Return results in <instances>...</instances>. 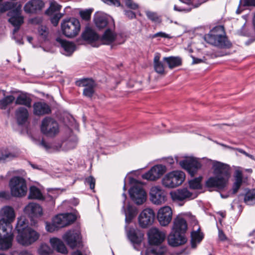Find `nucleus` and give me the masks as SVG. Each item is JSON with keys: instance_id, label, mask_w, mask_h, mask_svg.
Listing matches in <instances>:
<instances>
[{"instance_id": "c9c22d12", "label": "nucleus", "mask_w": 255, "mask_h": 255, "mask_svg": "<svg viewBox=\"0 0 255 255\" xmlns=\"http://www.w3.org/2000/svg\"><path fill=\"white\" fill-rule=\"evenodd\" d=\"M163 60L167 63L168 67L171 69L182 65V60L179 57H165L163 58Z\"/></svg>"}, {"instance_id": "a19ab883", "label": "nucleus", "mask_w": 255, "mask_h": 255, "mask_svg": "<svg viewBox=\"0 0 255 255\" xmlns=\"http://www.w3.org/2000/svg\"><path fill=\"white\" fill-rule=\"evenodd\" d=\"M28 198L29 199H42L43 196L38 188L35 186H31L29 189Z\"/></svg>"}, {"instance_id": "412c9836", "label": "nucleus", "mask_w": 255, "mask_h": 255, "mask_svg": "<svg viewBox=\"0 0 255 255\" xmlns=\"http://www.w3.org/2000/svg\"><path fill=\"white\" fill-rule=\"evenodd\" d=\"M24 212L31 218L39 217L43 213L41 207L35 203H30L26 205Z\"/></svg>"}, {"instance_id": "6ab92c4d", "label": "nucleus", "mask_w": 255, "mask_h": 255, "mask_svg": "<svg viewBox=\"0 0 255 255\" xmlns=\"http://www.w3.org/2000/svg\"><path fill=\"white\" fill-rule=\"evenodd\" d=\"M193 193L189 191L187 188L178 189L170 192L171 198L174 201H182L193 199Z\"/></svg>"}, {"instance_id": "79ce46f5", "label": "nucleus", "mask_w": 255, "mask_h": 255, "mask_svg": "<svg viewBox=\"0 0 255 255\" xmlns=\"http://www.w3.org/2000/svg\"><path fill=\"white\" fill-rule=\"evenodd\" d=\"M202 177L200 176L189 181V187L192 189H200L202 188L201 180Z\"/></svg>"}, {"instance_id": "603ef678", "label": "nucleus", "mask_w": 255, "mask_h": 255, "mask_svg": "<svg viewBox=\"0 0 255 255\" xmlns=\"http://www.w3.org/2000/svg\"><path fill=\"white\" fill-rule=\"evenodd\" d=\"M63 16V14L57 13L51 18V22L54 26H57L60 19Z\"/></svg>"}, {"instance_id": "423d86ee", "label": "nucleus", "mask_w": 255, "mask_h": 255, "mask_svg": "<svg viewBox=\"0 0 255 255\" xmlns=\"http://www.w3.org/2000/svg\"><path fill=\"white\" fill-rule=\"evenodd\" d=\"M61 31L68 38L76 37L81 29V24L78 19L74 17L65 19L61 23Z\"/></svg>"}, {"instance_id": "a18cd8bd", "label": "nucleus", "mask_w": 255, "mask_h": 255, "mask_svg": "<svg viewBox=\"0 0 255 255\" xmlns=\"http://www.w3.org/2000/svg\"><path fill=\"white\" fill-rule=\"evenodd\" d=\"M52 222L56 224L58 227H65L66 222H64L63 215L62 214L56 216L53 219Z\"/></svg>"}, {"instance_id": "680f3d73", "label": "nucleus", "mask_w": 255, "mask_h": 255, "mask_svg": "<svg viewBox=\"0 0 255 255\" xmlns=\"http://www.w3.org/2000/svg\"><path fill=\"white\" fill-rule=\"evenodd\" d=\"M125 14L127 17L130 19L133 18L135 16V13L133 11L129 10H125Z\"/></svg>"}, {"instance_id": "2f4dec72", "label": "nucleus", "mask_w": 255, "mask_h": 255, "mask_svg": "<svg viewBox=\"0 0 255 255\" xmlns=\"http://www.w3.org/2000/svg\"><path fill=\"white\" fill-rule=\"evenodd\" d=\"M204 238V234L200 232V228L191 233V246L192 249H196L198 244H200Z\"/></svg>"}, {"instance_id": "4c0bfd02", "label": "nucleus", "mask_w": 255, "mask_h": 255, "mask_svg": "<svg viewBox=\"0 0 255 255\" xmlns=\"http://www.w3.org/2000/svg\"><path fill=\"white\" fill-rule=\"evenodd\" d=\"M244 202L249 205L255 204V189L249 190L245 195Z\"/></svg>"}, {"instance_id": "f257e3e1", "label": "nucleus", "mask_w": 255, "mask_h": 255, "mask_svg": "<svg viewBox=\"0 0 255 255\" xmlns=\"http://www.w3.org/2000/svg\"><path fill=\"white\" fill-rule=\"evenodd\" d=\"M212 168L214 176L210 177L205 182L206 188L224 190L228 185L231 177V167L225 163L216 161L213 162Z\"/></svg>"}, {"instance_id": "8fccbe9b", "label": "nucleus", "mask_w": 255, "mask_h": 255, "mask_svg": "<svg viewBox=\"0 0 255 255\" xmlns=\"http://www.w3.org/2000/svg\"><path fill=\"white\" fill-rule=\"evenodd\" d=\"M126 5L129 8L135 10L138 8V5L132 0H123Z\"/></svg>"}, {"instance_id": "b1692460", "label": "nucleus", "mask_w": 255, "mask_h": 255, "mask_svg": "<svg viewBox=\"0 0 255 255\" xmlns=\"http://www.w3.org/2000/svg\"><path fill=\"white\" fill-rule=\"evenodd\" d=\"M33 114L36 116H43L51 113L49 106L44 102H38L33 105Z\"/></svg>"}, {"instance_id": "6e6d98bb", "label": "nucleus", "mask_w": 255, "mask_h": 255, "mask_svg": "<svg viewBox=\"0 0 255 255\" xmlns=\"http://www.w3.org/2000/svg\"><path fill=\"white\" fill-rule=\"evenodd\" d=\"M104 3L110 5H114L116 6H120L121 5V2L119 0H101Z\"/></svg>"}, {"instance_id": "20e7f679", "label": "nucleus", "mask_w": 255, "mask_h": 255, "mask_svg": "<svg viewBox=\"0 0 255 255\" xmlns=\"http://www.w3.org/2000/svg\"><path fill=\"white\" fill-rule=\"evenodd\" d=\"M147 235L149 244L156 246L148 249L145 255H163L167 251L166 247L157 246L165 240V234L156 228H151L148 231Z\"/></svg>"}, {"instance_id": "aec40b11", "label": "nucleus", "mask_w": 255, "mask_h": 255, "mask_svg": "<svg viewBox=\"0 0 255 255\" xmlns=\"http://www.w3.org/2000/svg\"><path fill=\"white\" fill-rule=\"evenodd\" d=\"M10 17L8 21L14 26L13 34L17 32L19 29L20 25L23 23V17L21 16L20 11L17 8L9 12Z\"/></svg>"}, {"instance_id": "0e129e2a", "label": "nucleus", "mask_w": 255, "mask_h": 255, "mask_svg": "<svg viewBox=\"0 0 255 255\" xmlns=\"http://www.w3.org/2000/svg\"><path fill=\"white\" fill-rule=\"evenodd\" d=\"M40 145L43 147L46 150H48L51 148L50 144L45 141L43 139L40 142Z\"/></svg>"}, {"instance_id": "c03bdc74", "label": "nucleus", "mask_w": 255, "mask_h": 255, "mask_svg": "<svg viewBox=\"0 0 255 255\" xmlns=\"http://www.w3.org/2000/svg\"><path fill=\"white\" fill-rule=\"evenodd\" d=\"M63 215V220L65 223V227L71 225L76 220V217L72 213L62 214Z\"/></svg>"}, {"instance_id": "ddd939ff", "label": "nucleus", "mask_w": 255, "mask_h": 255, "mask_svg": "<svg viewBox=\"0 0 255 255\" xmlns=\"http://www.w3.org/2000/svg\"><path fill=\"white\" fill-rule=\"evenodd\" d=\"M135 184L129 190L130 198L137 205H141L143 203V184L134 180Z\"/></svg>"}, {"instance_id": "4be33fe9", "label": "nucleus", "mask_w": 255, "mask_h": 255, "mask_svg": "<svg viewBox=\"0 0 255 255\" xmlns=\"http://www.w3.org/2000/svg\"><path fill=\"white\" fill-rule=\"evenodd\" d=\"M44 5L41 0H30L24 6V10L28 13H35L40 11Z\"/></svg>"}, {"instance_id": "864d4df0", "label": "nucleus", "mask_w": 255, "mask_h": 255, "mask_svg": "<svg viewBox=\"0 0 255 255\" xmlns=\"http://www.w3.org/2000/svg\"><path fill=\"white\" fill-rule=\"evenodd\" d=\"M95 179L92 176H90L85 179V183L89 185L90 188L93 190L95 186Z\"/></svg>"}, {"instance_id": "cd10ccee", "label": "nucleus", "mask_w": 255, "mask_h": 255, "mask_svg": "<svg viewBox=\"0 0 255 255\" xmlns=\"http://www.w3.org/2000/svg\"><path fill=\"white\" fill-rule=\"evenodd\" d=\"M56 41L58 42L61 47L64 51L63 53L66 55H71L75 49V44L66 40L62 39L59 37L56 38Z\"/></svg>"}, {"instance_id": "09e8293b", "label": "nucleus", "mask_w": 255, "mask_h": 255, "mask_svg": "<svg viewBox=\"0 0 255 255\" xmlns=\"http://www.w3.org/2000/svg\"><path fill=\"white\" fill-rule=\"evenodd\" d=\"M92 10L90 9H86L85 10L81 11L80 15L82 18L85 20H89L91 18Z\"/></svg>"}, {"instance_id": "9b49d317", "label": "nucleus", "mask_w": 255, "mask_h": 255, "mask_svg": "<svg viewBox=\"0 0 255 255\" xmlns=\"http://www.w3.org/2000/svg\"><path fill=\"white\" fill-rule=\"evenodd\" d=\"M63 239L71 249L80 248L82 246V237L78 230H73L67 231L63 236Z\"/></svg>"}, {"instance_id": "f704fd0d", "label": "nucleus", "mask_w": 255, "mask_h": 255, "mask_svg": "<svg viewBox=\"0 0 255 255\" xmlns=\"http://www.w3.org/2000/svg\"><path fill=\"white\" fill-rule=\"evenodd\" d=\"M160 55L159 53H156L153 59L154 69L156 72L160 75H164V66L163 63L160 61Z\"/></svg>"}, {"instance_id": "052dcab7", "label": "nucleus", "mask_w": 255, "mask_h": 255, "mask_svg": "<svg viewBox=\"0 0 255 255\" xmlns=\"http://www.w3.org/2000/svg\"><path fill=\"white\" fill-rule=\"evenodd\" d=\"M218 237L221 241H225L227 240V237L222 230H219Z\"/></svg>"}, {"instance_id": "6e6552de", "label": "nucleus", "mask_w": 255, "mask_h": 255, "mask_svg": "<svg viewBox=\"0 0 255 255\" xmlns=\"http://www.w3.org/2000/svg\"><path fill=\"white\" fill-rule=\"evenodd\" d=\"M40 130L46 136L53 137L59 133V126L54 119L46 117L41 121Z\"/></svg>"}, {"instance_id": "338daca9", "label": "nucleus", "mask_w": 255, "mask_h": 255, "mask_svg": "<svg viewBox=\"0 0 255 255\" xmlns=\"http://www.w3.org/2000/svg\"><path fill=\"white\" fill-rule=\"evenodd\" d=\"M239 151L240 153L244 154L246 156L250 158L251 159H253V160L255 159L254 156L253 155H251V154L247 153L246 151H245L243 149H240L239 150Z\"/></svg>"}, {"instance_id": "a211bd4d", "label": "nucleus", "mask_w": 255, "mask_h": 255, "mask_svg": "<svg viewBox=\"0 0 255 255\" xmlns=\"http://www.w3.org/2000/svg\"><path fill=\"white\" fill-rule=\"evenodd\" d=\"M165 166L157 164L153 166L146 173H144V179L155 181L160 178L166 172Z\"/></svg>"}, {"instance_id": "774afa93", "label": "nucleus", "mask_w": 255, "mask_h": 255, "mask_svg": "<svg viewBox=\"0 0 255 255\" xmlns=\"http://www.w3.org/2000/svg\"><path fill=\"white\" fill-rule=\"evenodd\" d=\"M166 162L169 165H172L174 163V159L172 157H168L166 158Z\"/></svg>"}, {"instance_id": "7c9ffc66", "label": "nucleus", "mask_w": 255, "mask_h": 255, "mask_svg": "<svg viewBox=\"0 0 255 255\" xmlns=\"http://www.w3.org/2000/svg\"><path fill=\"white\" fill-rule=\"evenodd\" d=\"M82 37L89 43H92L98 39L99 36L92 28L87 27L82 33Z\"/></svg>"}, {"instance_id": "f3484780", "label": "nucleus", "mask_w": 255, "mask_h": 255, "mask_svg": "<svg viewBox=\"0 0 255 255\" xmlns=\"http://www.w3.org/2000/svg\"><path fill=\"white\" fill-rule=\"evenodd\" d=\"M172 218V211L170 207L164 206L158 210L157 219L161 226H167L171 222Z\"/></svg>"}, {"instance_id": "9d476101", "label": "nucleus", "mask_w": 255, "mask_h": 255, "mask_svg": "<svg viewBox=\"0 0 255 255\" xmlns=\"http://www.w3.org/2000/svg\"><path fill=\"white\" fill-rule=\"evenodd\" d=\"M185 174L181 171H173L162 179V184L168 188H175L181 185L185 179Z\"/></svg>"}, {"instance_id": "e2e57ef3", "label": "nucleus", "mask_w": 255, "mask_h": 255, "mask_svg": "<svg viewBox=\"0 0 255 255\" xmlns=\"http://www.w3.org/2000/svg\"><path fill=\"white\" fill-rule=\"evenodd\" d=\"M244 6H255V0H244Z\"/></svg>"}, {"instance_id": "5701e85b", "label": "nucleus", "mask_w": 255, "mask_h": 255, "mask_svg": "<svg viewBox=\"0 0 255 255\" xmlns=\"http://www.w3.org/2000/svg\"><path fill=\"white\" fill-rule=\"evenodd\" d=\"M0 215L1 217L0 220H3L6 224H11L15 218L14 210L9 206L3 207L0 211Z\"/></svg>"}, {"instance_id": "13d9d810", "label": "nucleus", "mask_w": 255, "mask_h": 255, "mask_svg": "<svg viewBox=\"0 0 255 255\" xmlns=\"http://www.w3.org/2000/svg\"><path fill=\"white\" fill-rule=\"evenodd\" d=\"M38 33L40 35L45 37L48 34V29L46 26H41L38 28Z\"/></svg>"}, {"instance_id": "49530a36", "label": "nucleus", "mask_w": 255, "mask_h": 255, "mask_svg": "<svg viewBox=\"0 0 255 255\" xmlns=\"http://www.w3.org/2000/svg\"><path fill=\"white\" fill-rule=\"evenodd\" d=\"M14 7V3L11 2H6L2 4L1 3V0H0V14Z\"/></svg>"}, {"instance_id": "f8f14e48", "label": "nucleus", "mask_w": 255, "mask_h": 255, "mask_svg": "<svg viewBox=\"0 0 255 255\" xmlns=\"http://www.w3.org/2000/svg\"><path fill=\"white\" fill-rule=\"evenodd\" d=\"M182 168L186 170L191 177H193L201 168V164L196 158L189 157L179 161Z\"/></svg>"}, {"instance_id": "37998d69", "label": "nucleus", "mask_w": 255, "mask_h": 255, "mask_svg": "<svg viewBox=\"0 0 255 255\" xmlns=\"http://www.w3.org/2000/svg\"><path fill=\"white\" fill-rule=\"evenodd\" d=\"M61 8V6L56 1H51L50 7L46 11V13L48 15H52L54 12L59 11Z\"/></svg>"}, {"instance_id": "bb28decb", "label": "nucleus", "mask_w": 255, "mask_h": 255, "mask_svg": "<svg viewBox=\"0 0 255 255\" xmlns=\"http://www.w3.org/2000/svg\"><path fill=\"white\" fill-rule=\"evenodd\" d=\"M13 239L12 231L10 232V233L0 238V250L5 251L10 249L12 246Z\"/></svg>"}, {"instance_id": "58836bf2", "label": "nucleus", "mask_w": 255, "mask_h": 255, "mask_svg": "<svg viewBox=\"0 0 255 255\" xmlns=\"http://www.w3.org/2000/svg\"><path fill=\"white\" fill-rule=\"evenodd\" d=\"M12 231V227L11 224H6L3 220H0V238L10 233Z\"/></svg>"}, {"instance_id": "c85d7f7f", "label": "nucleus", "mask_w": 255, "mask_h": 255, "mask_svg": "<svg viewBox=\"0 0 255 255\" xmlns=\"http://www.w3.org/2000/svg\"><path fill=\"white\" fill-rule=\"evenodd\" d=\"M18 156V153L12 151L7 147L0 149V163L4 162L7 160L12 159Z\"/></svg>"}, {"instance_id": "dca6fc26", "label": "nucleus", "mask_w": 255, "mask_h": 255, "mask_svg": "<svg viewBox=\"0 0 255 255\" xmlns=\"http://www.w3.org/2000/svg\"><path fill=\"white\" fill-rule=\"evenodd\" d=\"M76 85L79 87H84L83 95L91 98L95 93L96 84L92 79H82L76 82Z\"/></svg>"}, {"instance_id": "473e14b6", "label": "nucleus", "mask_w": 255, "mask_h": 255, "mask_svg": "<svg viewBox=\"0 0 255 255\" xmlns=\"http://www.w3.org/2000/svg\"><path fill=\"white\" fill-rule=\"evenodd\" d=\"M235 182L233 185V193L236 194L243 183V172L240 170H236L234 173Z\"/></svg>"}, {"instance_id": "2eb2a0df", "label": "nucleus", "mask_w": 255, "mask_h": 255, "mask_svg": "<svg viewBox=\"0 0 255 255\" xmlns=\"http://www.w3.org/2000/svg\"><path fill=\"white\" fill-rule=\"evenodd\" d=\"M94 21L97 27L100 29L105 27L107 28L115 27V21L113 18L103 13H96L94 16Z\"/></svg>"}, {"instance_id": "5fc2aeb1", "label": "nucleus", "mask_w": 255, "mask_h": 255, "mask_svg": "<svg viewBox=\"0 0 255 255\" xmlns=\"http://www.w3.org/2000/svg\"><path fill=\"white\" fill-rule=\"evenodd\" d=\"M157 37H160L166 38H170V37L169 36V35L168 34H166V33L161 32V31L156 33L153 35H150L149 36V37L151 39H153V38Z\"/></svg>"}, {"instance_id": "a878e982", "label": "nucleus", "mask_w": 255, "mask_h": 255, "mask_svg": "<svg viewBox=\"0 0 255 255\" xmlns=\"http://www.w3.org/2000/svg\"><path fill=\"white\" fill-rule=\"evenodd\" d=\"M50 243L52 248L56 252L63 254L68 253V250L61 240L57 238H53L50 240Z\"/></svg>"}, {"instance_id": "4d7b16f0", "label": "nucleus", "mask_w": 255, "mask_h": 255, "mask_svg": "<svg viewBox=\"0 0 255 255\" xmlns=\"http://www.w3.org/2000/svg\"><path fill=\"white\" fill-rule=\"evenodd\" d=\"M57 228L58 227H57L56 225L54 224L53 222L52 224H50L48 222L46 223V229L47 231L49 232H54Z\"/></svg>"}, {"instance_id": "e433bc0d", "label": "nucleus", "mask_w": 255, "mask_h": 255, "mask_svg": "<svg viewBox=\"0 0 255 255\" xmlns=\"http://www.w3.org/2000/svg\"><path fill=\"white\" fill-rule=\"evenodd\" d=\"M31 98L25 94H21L17 96L15 100L16 105H23L30 108L31 105Z\"/></svg>"}, {"instance_id": "69168bd1", "label": "nucleus", "mask_w": 255, "mask_h": 255, "mask_svg": "<svg viewBox=\"0 0 255 255\" xmlns=\"http://www.w3.org/2000/svg\"><path fill=\"white\" fill-rule=\"evenodd\" d=\"M10 195L8 192L5 191L0 192V198L8 199Z\"/></svg>"}, {"instance_id": "72a5a7b5", "label": "nucleus", "mask_w": 255, "mask_h": 255, "mask_svg": "<svg viewBox=\"0 0 255 255\" xmlns=\"http://www.w3.org/2000/svg\"><path fill=\"white\" fill-rule=\"evenodd\" d=\"M155 219V213L151 208H144V228L152 225Z\"/></svg>"}, {"instance_id": "4468645a", "label": "nucleus", "mask_w": 255, "mask_h": 255, "mask_svg": "<svg viewBox=\"0 0 255 255\" xmlns=\"http://www.w3.org/2000/svg\"><path fill=\"white\" fill-rule=\"evenodd\" d=\"M150 200L155 205H161L167 200V193L159 186L151 187L149 192Z\"/></svg>"}, {"instance_id": "c756f323", "label": "nucleus", "mask_w": 255, "mask_h": 255, "mask_svg": "<svg viewBox=\"0 0 255 255\" xmlns=\"http://www.w3.org/2000/svg\"><path fill=\"white\" fill-rule=\"evenodd\" d=\"M15 116L19 125H23L27 121L29 114L27 110L23 107H19L15 111Z\"/></svg>"}, {"instance_id": "39448f33", "label": "nucleus", "mask_w": 255, "mask_h": 255, "mask_svg": "<svg viewBox=\"0 0 255 255\" xmlns=\"http://www.w3.org/2000/svg\"><path fill=\"white\" fill-rule=\"evenodd\" d=\"M205 40L208 43L220 48H230L232 44L225 34L224 27L218 25L211 29L204 36Z\"/></svg>"}, {"instance_id": "393cba45", "label": "nucleus", "mask_w": 255, "mask_h": 255, "mask_svg": "<svg viewBox=\"0 0 255 255\" xmlns=\"http://www.w3.org/2000/svg\"><path fill=\"white\" fill-rule=\"evenodd\" d=\"M114 29L115 28H110V27L107 28L101 38V41L103 44H111L117 40L119 37H121L115 33Z\"/></svg>"}, {"instance_id": "0eeeda50", "label": "nucleus", "mask_w": 255, "mask_h": 255, "mask_svg": "<svg viewBox=\"0 0 255 255\" xmlns=\"http://www.w3.org/2000/svg\"><path fill=\"white\" fill-rule=\"evenodd\" d=\"M11 195L15 197L24 196L27 192V188L25 180L19 176H14L9 182Z\"/></svg>"}, {"instance_id": "de8ad7c7", "label": "nucleus", "mask_w": 255, "mask_h": 255, "mask_svg": "<svg viewBox=\"0 0 255 255\" xmlns=\"http://www.w3.org/2000/svg\"><path fill=\"white\" fill-rule=\"evenodd\" d=\"M40 255H48L51 253V250L47 245H42L38 250Z\"/></svg>"}, {"instance_id": "1a4fd4ad", "label": "nucleus", "mask_w": 255, "mask_h": 255, "mask_svg": "<svg viewBox=\"0 0 255 255\" xmlns=\"http://www.w3.org/2000/svg\"><path fill=\"white\" fill-rule=\"evenodd\" d=\"M143 211L141 212L138 217V225L141 230L136 229L135 230H130L128 233L129 240L133 244L134 248L138 251L139 246L143 240Z\"/></svg>"}, {"instance_id": "bf43d9fd", "label": "nucleus", "mask_w": 255, "mask_h": 255, "mask_svg": "<svg viewBox=\"0 0 255 255\" xmlns=\"http://www.w3.org/2000/svg\"><path fill=\"white\" fill-rule=\"evenodd\" d=\"M128 211H129V214H128V218L129 220H131L137 214V210L136 208H131V209L129 208Z\"/></svg>"}, {"instance_id": "f03ea898", "label": "nucleus", "mask_w": 255, "mask_h": 255, "mask_svg": "<svg viewBox=\"0 0 255 255\" xmlns=\"http://www.w3.org/2000/svg\"><path fill=\"white\" fill-rule=\"evenodd\" d=\"M188 229L187 223L185 219L177 217L174 219L171 232L167 237L168 244L173 247L186 244L187 239L186 233Z\"/></svg>"}, {"instance_id": "3c124183", "label": "nucleus", "mask_w": 255, "mask_h": 255, "mask_svg": "<svg viewBox=\"0 0 255 255\" xmlns=\"http://www.w3.org/2000/svg\"><path fill=\"white\" fill-rule=\"evenodd\" d=\"M145 13L147 18L152 21L156 22L158 20V17L156 12L146 11Z\"/></svg>"}, {"instance_id": "ea45409f", "label": "nucleus", "mask_w": 255, "mask_h": 255, "mask_svg": "<svg viewBox=\"0 0 255 255\" xmlns=\"http://www.w3.org/2000/svg\"><path fill=\"white\" fill-rule=\"evenodd\" d=\"M15 100V98L12 95L4 96L0 100V109L5 110L7 106L12 103Z\"/></svg>"}, {"instance_id": "7ed1b4c3", "label": "nucleus", "mask_w": 255, "mask_h": 255, "mask_svg": "<svg viewBox=\"0 0 255 255\" xmlns=\"http://www.w3.org/2000/svg\"><path fill=\"white\" fill-rule=\"evenodd\" d=\"M16 230L18 235L16 240L18 243L23 246H29L35 242L40 237V234L27 226L24 219L20 218L17 220Z\"/></svg>"}]
</instances>
